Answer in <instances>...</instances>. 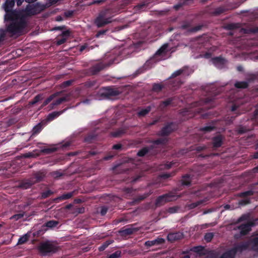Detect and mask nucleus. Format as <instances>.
Instances as JSON below:
<instances>
[{"instance_id":"25","label":"nucleus","mask_w":258,"mask_h":258,"mask_svg":"<svg viewBox=\"0 0 258 258\" xmlns=\"http://www.w3.org/2000/svg\"><path fill=\"white\" fill-rule=\"evenodd\" d=\"M247 86V83L245 82H238L235 84V86L239 88H246Z\"/></svg>"},{"instance_id":"43","label":"nucleus","mask_w":258,"mask_h":258,"mask_svg":"<svg viewBox=\"0 0 258 258\" xmlns=\"http://www.w3.org/2000/svg\"><path fill=\"white\" fill-rule=\"evenodd\" d=\"M23 215H16L13 216L12 218H14L15 219L18 220L19 219V218L22 217Z\"/></svg>"},{"instance_id":"42","label":"nucleus","mask_w":258,"mask_h":258,"mask_svg":"<svg viewBox=\"0 0 258 258\" xmlns=\"http://www.w3.org/2000/svg\"><path fill=\"white\" fill-rule=\"evenodd\" d=\"M212 128H213V127H212V126H205L203 128H202V130L203 131H211V130H212Z\"/></svg>"},{"instance_id":"8","label":"nucleus","mask_w":258,"mask_h":258,"mask_svg":"<svg viewBox=\"0 0 258 258\" xmlns=\"http://www.w3.org/2000/svg\"><path fill=\"white\" fill-rule=\"evenodd\" d=\"M212 62L218 68H222L224 67L226 60L224 59L217 57L211 59Z\"/></svg>"},{"instance_id":"5","label":"nucleus","mask_w":258,"mask_h":258,"mask_svg":"<svg viewBox=\"0 0 258 258\" xmlns=\"http://www.w3.org/2000/svg\"><path fill=\"white\" fill-rule=\"evenodd\" d=\"M177 198V197L172 194L164 195L157 199L155 204L156 206H160L167 202V201L175 200Z\"/></svg>"},{"instance_id":"64","label":"nucleus","mask_w":258,"mask_h":258,"mask_svg":"<svg viewBox=\"0 0 258 258\" xmlns=\"http://www.w3.org/2000/svg\"><path fill=\"white\" fill-rule=\"evenodd\" d=\"M241 69H242L241 67H238V70L241 71Z\"/></svg>"},{"instance_id":"22","label":"nucleus","mask_w":258,"mask_h":258,"mask_svg":"<svg viewBox=\"0 0 258 258\" xmlns=\"http://www.w3.org/2000/svg\"><path fill=\"white\" fill-rule=\"evenodd\" d=\"M58 224V222L56 221H49L47 222L45 225L49 228L55 227Z\"/></svg>"},{"instance_id":"16","label":"nucleus","mask_w":258,"mask_h":258,"mask_svg":"<svg viewBox=\"0 0 258 258\" xmlns=\"http://www.w3.org/2000/svg\"><path fill=\"white\" fill-rule=\"evenodd\" d=\"M168 47V45L164 44L162 47L160 48L155 53V55L157 56V55H162V54L165 53L167 51V47Z\"/></svg>"},{"instance_id":"50","label":"nucleus","mask_w":258,"mask_h":258,"mask_svg":"<svg viewBox=\"0 0 258 258\" xmlns=\"http://www.w3.org/2000/svg\"><path fill=\"white\" fill-rule=\"evenodd\" d=\"M71 83V81H67L64 83V84H65L66 86H69Z\"/></svg>"},{"instance_id":"40","label":"nucleus","mask_w":258,"mask_h":258,"mask_svg":"<svg viewBox=\"0 0 258 258\" xmlns=\"http://www.w3.org/2000/svg\"><path fill=\"white\" fill-rule=\"evenodd\" d=\"M51 150L50 149V148H45V149H41V152H45V153H49L51 152Z\"/></svg>"},{"instance_id":"11","label":"nucleus","mask_w":258,"mask_h":258,"mask_svg":"<svg viewBox=\"0 0 258 258\" xmlns=\"http://www.w3.org/2000/svg\"><path fill=\"white\" fill-rule=\"evenodd\" d=\"M70 32L69 30H66V31H63L61 33V38L59 39H58L56 43L57 45H61V44L64 43L66 41L67 38H68L69 36L70 35Z\"/></svg>"},{"instance_id":"29","label":"nucleus","mask_w":258,"mask_h":258,"mask_svg":"<svg viewBox=\"0 0 258 258\" xmlns=\"http://www.w3.org/2000/svg\"><path fill=\"white\" fill-rule=\"evenodd\" d=\"M163 88V86L160 84H155L153 85V89L154 91H160Z\"/></svg>"},{"instance_id":"62","label":"nucleus","mask_w":258,"mask_h":258,"mask_svg":"<svg viewBox=\"0 0 258 258\" xmlns=\"http://www.w3.org/2000/svg\"><path fill=\"white\" fill-rule=\"evenodd\" d=\"M102 68H103V67H99V68L97 69V71H99V70H101V69H102Z\"/></svg>"},{"instance_id":"1","label":"nucleus","mask_w":258,"mask_h":258,"mask_svg":"<svg viewBox=\"0 0 258 258\" xmlns=\"http://www.w3.org/2000/svg\"><path fill=\"white\" fill-rule=\"evenodd\" d=\"M27 24L26 18L24 16H19L15 20H13L8 27L7 30L13 35H20L22 33L24 28Z\"/></svg>"},{"instance_id":"48","label":"nucleus","mask_w":258,"mask_h":258,"mask_svg":"<svg viewBox=\"0 0 258 258\" xmlns=\"http://www.w3.org/2000/svg\"><path fill=\"white\" fill-rule=\"evenodd\" d=\"M160 176L161 177H163V178H167V177H170V174H167V173H166L165 174H162Z\"/></svg>"},{"instance_id":"13","label":"nucleus","mask_w":258,"mask_h":258,"mask_svg":"<svg viewBox=\"0 0 258 258\" xmlns=\"http://www.w3.org/2000/svg\"><path fill=\"white\" fill-rule=\"evenodd\" d=\"M64 109L63 111H53V112L50 113L49 115H48L47 119L48 121L52 120V119L55 118V117L59 116V115L62 114V113L65 111Z\"/></svg>"},{"instance_id":"4","label":"nucleus","mask_w":258,"mask_h":258,"mask_svg":"<svg viewBox=\"0 0 258 258\" xmlns=\"http://www.w3.org/2000/svg\"><path fill=\"white\" fill-rule=\"evenodd\" d=\"M112 22V18L106 16L105 14H100L95 21V24L98 27H102Z\"/></svg>"},{"instance_id":"59","label":"nucleus","mask_w":258,"mask_h":258,"mask_svg":"<svg viewBox=\"0 0 258 258\" xmlns=\"http://www.w3.org/2000/svg\"><path fill=\"white\" fill-rule=\"evenodd\" d=\"M62 20V18L61 17H60V16H57V17L56 18V20L57 21H60Z\"/></svg>"},{"instance_id":"9","label":"nucleus","mask_w":258,"mask_h":258,"mask_svg":"<svg viewBox=\"0 0 258 258\" xmlns=\"http://www.w3.org/2000/svg\"><path fill=\"white\" fill-rule=\"evenodd\" d=\"M183 236L182 233L181 232L171 233L168 235L167 238L169 241H174L182 238Z\"/></svg>"},{"instance_id":"28","label":"nucleus","mask_w":258,"mask_h":258,"mask_svg":"<svg viewBox=\"0 0 258 258\" xmlns=\"http://www.w3.org/2000/svg\"><path fill=\"white\" fill-rule=\"evenodd\" d=\"M214 234L213 233H208L206 235H205V239H206L207 241H211Z\"/></svg>"},{"instance_id":"58","label":"nucleus","mask_w":258,"mask_h":258,"mask_svg":"<svg viewBox=\"0 0 258 258\" xmlns=\"http://www.w3.org/2000/svg\"><path fill=\"white\" fill-rule=\"evenodd\" d=\"M236 105H234L233 107H232V111H234V110H235L236 109Z\"/></svg>"},{"instance_id":"47","label":"nucleus","mask_w":258,"mask_h":258,"mask_svg":"<svg viewBox=\"0 0 258 258\" xmlns=\"http://www.w3.org/2000/svg\"><path fill=\"white\" fill-rule=\"evenodd\" d=\"M249 202V201L248 200H242V201H241V202H240V203L241 204H246V203H247Z\"/></svg>"},{"instance_id":"21","label":"nucleus","mask_w":258,"mask_h":258,"mask_svg":"<svg viewBox=\"0 0 258 258\" xmlns=\"http://www.w3.org/2000/svg\"><path fill=\"white\" fill-rule=\"evenodd\" d=\"M42 128V125L41 123H39L35 126H34L33 128L32 132L33 134H37V133H39L40 132Z\"/></svg>"},{"instance_id":"44","label":"nucleus","mask_w":258,"mask_h":258,"mask_svg":"<svg viewBox=\"0 0 258 258\" xmlns=\"http://www.w3.org/2000/svg\"><path fill=\"white\" fill-rule=\"evenodd\" d=\"M171 102L170 99L166 100V101H163L162 102V104H164L165 106L168 105L169 104H170Z\"/></svg>"},{"instance_id":"53","label":"nucleus","mask_w":258,"mask_h":258,"mask_svg":"<svg viewBox=\"0 0 258 258\" xmlns=\"http://www.w3.org/2000/svg\"><path fill=\"white\" fill-rule=\"evenodd\" d=\"M27 3H34V2L36 1V0H25Z\"/></svg>"},{"instance_id":"51","label":"nucleus","mask_w":258,"mask_h":258,"mask_svg":"<svg viewBox=\"0 0 258 258\" xmlns=\"http://www.w3.org/2000/svg\"><path fill=\"white\" fill-rule=\"evenodd\" d=\"M86 46L85 45H82V46L80 48V51H82L83 50L85 49L86 48Z\"/></svg>"},{"instance_id":"17","label":"nucleus","mask_w":258,"mask_h":258,"mask_svg":"<svg viewBox=\"0 0 258 258\" xmlns=\"http://www.w3.org/2000/svg\"><path fill=\"white\" fill-rule=\"evenodd\" d=\"M136 228H134V227H128L125 229H123V230L120 231V233H121L123 235H130V234L134 233V231H137Z\"/></svg>"},{"instance_id":"30","label":"nucleus","mask_w":258,"mask_h":258,"mask_svg":"<svg viewBox=\"0 0 258 258\" xmlns=\"http://www.w3.org/2000/svg\"><path fill=\"white\" fill-rule=\"evenodd\" d=\"M121 255V252L120 251H116V252L111 254L109 256V258H118Z\"/></svg>"},{"instance_id":"46","label":"nucleus","mask_w":258,"mask_h":258,"mask_svg":"<svg viewBox=\"0 0 258 258\" xmlns=\"http://www.w3.org/2000/svg\"><path fill=\"white\" fill-rule=\"evenodd\" d=\"M113 148L116 150H118V149L121 148V145H120V144H115L113 146Z\"/></svg>"},{"instance_id":"61","label":"nucleus","mask_w":258,"mask_h":258,"mask_svg":"<svg viewBox=\"0 0 258 258\" xmlns=\"http://www.w3.org/2000/svg\"><path fill=\"white\" fill-rule=\"evenodd\" d=\"M102 0H101V1H94V2H93V3H101V2H102Z\"/></svg>"},{"instance_id":"27","label":"nucleus","mask_w":258,"mask_h":258,"mask_svg":"<svg viewBox=\"0 0 258 258\" xmlns=\"http://www.w3.org/2000/svg\"><path fill=\"white\" fill-rule=\"evenodd\" d=\"M178 208L177 206H174L173 207H170L168 208L167 211L170 214L175 213L178 210Z\"/></svg>"},{"instance_id":"56","label":"nucleus","mask_w":258,"mask_h":258,"mask_svg":"<svg viewBox=\"0 0 258 258\" xmlns=\"http://www.w3.org/2000/svg\"><path fill=\"white\" fill-rule=\"evenodd\" d=\"M253 158H258V152H257L253 155Z\"/></svg>"},{"instance_id":"19","label":"nucleus","mask_w":258,"mask_h":258,"mask_svg":"<svg viewBox=\"0 0 258 258\" xmlns=\"http://www.w3.org/2000/svg\"><path fill=\"white\" fill-rule=\"evenodd\" d=\"M222 138L221 136H217L214 138L213 144L215 147H220L222 144Z\"/></svg>"},{"instance_id":"39","label":"nucleus","mask_w":258,"mask_h":258,"mask_svg":"<svg viewBox=\"0 0 258 258\" xmlns=\"http://www.w3.org/2000/svg\"><path fill=\"white\" fill-rule=\"evenodd\" d=\"M107 209L106 208H103L101 210V214L102 215H105L107 212Z\"/></svg>"},{"instance_id":"52","label":"nucleus","mask_w":258,"mask_h":258,"mask_svg":"<svg viewBox=\"0 0 258 258\" xmlns=\"http://www.w3.org/2000/svg\"><path fill=\"white\" fill-rule=\"evenodd\" d=\"M121 134H120V133H114L113 134V136H114V137H117L118 136V135H120Z\"/></svg>"},{"instance_id":"54","label":"nucleus","mask_w":258,"mask_h":258,"mask_svg":"<svg viewBox=\"0 0 258 258\" xmlns=\"http://www.w3.org/2000/svg\"><path fill=\"white\" fill-rule=\"evenodd\" d=\"M33 156L32 154L29 153V154H27L25 156L26 157H30V156Z\"/></svg>"},{"instance_id":"26","label":"nucleus","mask_w":258,"mask_h":258,"mask_svg":"<svg viewBox=\"0 0 258 258\" xmlns=\"http://www.w3.org/2000/svg\"><path fill=\"white\" fill-rule=\"evenodd\" d=\"M190 182V178L189 175L184 176L182 179V183L183 185H188Z\"/></svg>"},{"instance_id":"36","label":"nucleus","mask_w":258,"mask_h":258,"mask_svg":"<svg viewBox=\"0 0 258 258\" xmlns=\"http://www.w3.org/2000/svg\"><path fill=\"white\" fill-rule=\"evenodd\" d=\"M242 196H246V195H252V192L251 190H248V191L242 192L241 194Z\"/></svg>"},{"instance_id":"3","label":"nucleus","mask_w":258,"mask_h":258,"mask_svg":"<svg viewBox=\"0 0 258 258\" xmlns=\"http://www.w3.org/2000/svg\"><path fill=\"white\" fill-rule=\"evenodd\" d=\"M56 250V246L50 242L41 243L39 246V250L43 254H46L49 252H54Z\"/></svg>"},{"instance_id":"15","label":"nucleus","mask_w":258,"mask_h":258,"mask_svg":"<svg viewBox=\"0 0 258 258\" xmlns=\"http://www.w3.org/2000/svg\"><path fill=\"white\" fill-rule=\"evenodd\" d=\"M15 0H6L5 3V10L10 11L15 5Z\"/></svg>"},{"instance_id":"10","label":"nucleus","mask_w":258,"mask_h":258,"mask_svg":"<svg viewBox=\"0 0 258 258\" xmlns=\"http://www.w3.org/2000/svg\"><path fill=\"white\" fill-rule=\"evenodd\" d=\"M164 239L161 238H158L155 239V240H153L146 241V242L145 243V245H146L147 246L150 247L154 245L161 244V243H164Z\"/></svg>"},{"instance_id":"6","label":"nucleus","mask_w":258,"mask_h":258,"mask_svg":"<svg viewBox=\"0 0 258 258\" xmlns=\"http://www.w3.org/2000/svg\"><path fill=\"white\" fill-rule=\"evenodd\" d=\"M42 6L39 3L36 4L29 5L27 6L26 11L28 14L34 15L39 13L42 9Z\"/></svg>"},{"instance_id":"38","label":"nucleus","mask_w":258,"mask_h":258,"mask_svg":"<svg viewBox=\"0 0 258 258\" xmlns=\"http://www.w3.org/2000/svg\"><path fill=\"white\" fill-rule=\"evenodd\" d=\"M165 142V140H158L155 142V143L156 144H164Z\"/></svg>"},{"instance_id":"20","label":"nucleus","mask_w":258,"mask_h":258,"mask_svg":"<svg viewBox=\"0 0 258 258\" xmlns=\"http://www.w3.org/2000/svg\"><path fill=\"white\" fill-rule=\"evenodd\" d=\"M172 124H169L168 126H165L161 130V134L163 135H166L168 134V133H170L172 131V128H171V125Z\"/></svg>"},{"instance_id":"24","label":"nucleus","mask_w":258,"mask_h":258,"mask_svg":"<svg viewBox=\"0 0 258 258\" xmlns=\"http://www.w3.org/2000/svg\"><path fill=\"white\" fill-rule=\"evenodd\" d=\"M59 93H54L53 95L50 96L48 98H47V99H46L44 103H43V106L46 105L48 103H49V102H51L52 100L54 99L55 97H56V96L58 95Z\"/></svg>"},{"instance_id":"60","label":"nucleus","mask_w":258,"mask_h":258,"mask_svg":"<svg viewBox=\"0 0 258 258\" xmlns=\"http://www.w3.org/2000/svg\"><path fill=\"white\" fill-rule=\"evenodd\" d=\"M89 101V100L86 99V100H85V101H83V103H88Z\"/></svg>"},{"instance_id":"18","label":"nucleus","mask_w":258,"mask_h":258,"mask_svg":"<svg viewBox=\"0 0 258 258\" xmlns=\"http://www.w3.org/2000/svg\"><path fill=\"white\" fill-rule=\"evenodd\" d=\"M151 111V107L148 106L145 108L141 109L138 112V115L139 116H144V115L147 114Z\"/></svg>"},{"instance_id":"63","label":"nucleus","mask_w":258,"mask_h":258,"mask_svg":"<svg viewBox=\"0 0 258 258\" xmlns=\"http://www.w3.org/2000/svg\"><path fill=\"white\" fill-rule=\"evenodd\" d=\"M229 208H230V206H229V205L225 206V208H226V209H229Z\"/></svg>"},{"instance_id":"49","label":"nucleus","mask_w":258,"mask_h":258,"mask_svg":"<svg viewBox=\"0 0 258 258\" xmlns=\"http://www.w3.org/2000/svg\"><path fill=\"white\" fill-rule=\"evenodd\" d=\"M18 5H21L22 4L23 0H16Z\"/></svg>"},{"instance_id":"55","label":"nucleus","mask_w":258,"mask_h":258,"mask_svg":"<svg viewBox=\"0 0 258 258\" xmlns=\"http://www.w3.org/2000/svg\"><path fill=\"white\" fill-rule=\"evenodd\" d=\"M49 192H47V194H43L42 195V197H46L48 196Z\"/></svg>"},{"instance_id":"34","label":"nucleus","mask_w":258,"mask_h":258,"mask_svg":"<svg viewBox=\"0 0 258 258\" xmlns=\"http://www.w3.org/2000/svg\"><path fill=\"white\" fill-rule=\"evenodd\" d=\"M183 70H177L176 71V72H174L173 73V74H172V77H176V76H177V75H179L181 74V73H182L183 72Z\"/></svg>"},{"instance_id":"57","label":"nucleus","mask_w":258,"mask_h":258,"mask_svg":"<svg viewBox=\"0 0 258 258\" xmlns=\"http://www.w3.org/2000/svg\"><path fill=\"white\" fill-rule=\"evenodd\" d=\"M182 258H190V256L188 255V254H186L185 255L182 256Z\"/></svg>"},{"instance_id":"7","label":"nucleus","mask_w":258,"mask_h":258,"mask_svg":"<svg viewBox=\"0 0 258 258\" xmlns=\"http://www.w3.org/2000/svg\"><path fill=\"white\" fill-rule=\"evenodd\" d=\"M118 93V91H114V90L111 89V88H107L105 89L103 92L100 93L102 96L99 98V99H103V98H106L108 95H117Z\"/></svg>"},{"instance_id":"12","label":"nucleus","mask_w":258,"mask_h":258,"mask_svg":"<svg viewBox=\"0 0 258 258\" xmlns=\"http://www.w3.org/2000/svg\"><path fill=\"white\" fill-rule=\"evenodd\" d=\"M208 258H223V252L221 250L213 251L208 256Z\"/></svg>"},{"instance_id":"31","label":"nucleus","mask_w":258,"mask_h":258,"mask_svg":"<svg viewBox=\"0 0 258 258\" xmlns=\"http://www.w3.org/2000/svg\"><path fill=\"white\" fill-rule=\"evenodd\" d=\"M148 152V150L147 148H143L138 152V155L139 156H143L145 155Z\"/></svg>"},{"instance_id":"2","label":"nucleus","mask_w":258,"mask_h":258,"mask_svg":"<svg viewBox=\"0 0 258 258\" xmlns=\"http://www.w3.org/2000/svg\"><path fill=\"white\" fill-rule=\"evenodd\" d=\"M254 223L250 221H247L244 223L241 224V225L238 226L236 228L234 229L239 232L238 233L235 234V238H239L240 236L244 235L245 234L248 233L251 229V227L253 225Z\"/></svg>"},{"instance_id":"45","label":"nucleus","mask_w":258,"mask_h":258,"mask_svg":"<svg viewBox=\"0 0 258 258\" xmlns=\"http://www.w3.org/2000/svg\"><path fill=\"white\" fill-rule=\"evenodd\" d=\"M247 218H248V216L247 215L242 216V217L240 218L239 221H241V220L247 219Z\"/></svg>"},{"instance_id":"23","label":"nucleus","mask_w":258,"mask_h":258,"mask_svg":"<svg viewBox=\"0 0 258 258\" xmlns=\"http://www.w3.org/2000/svg\"><path fill=\"white\" fill-rule=\"evenodd\" d=\"M28 238L29 235H28V234L23 235L19 238L18 243H19V244H22V243L26 242V241L28 240Z\"/></svg>"},{"instance_id":"33","label":"nucleus","mask_w":258,"mask_h":258,"mask_svg":"<svg viewBox=\"0 0 258 258\" xmlns=\"http://www.w3.org/2000/svg\"><path fill=\"white\" fill-rule=\"evenodd\" d=\"M42 95H37L35 97H34L33 100L31 102L32 104L36 103L38 101H39L40 100L42 99Z\"/></svg>"},{"instance_id":"32","label":"nucleus","mask_w":258,"mask_h":258,"mask_svg":"<svg viewBox=\"0 0 258 258\" xmlns=\"http://www.w3.org/2000/svg\"><path fill=\"white\" fill-rule=\"evenodd\" d=\"M72 192H69V194H63L61 196L59 197V199H67L71 198V197H72Z\"/></svg>"},{"instance_id":"37","label":"nucleus","mask_w":258,"mask_h":258,"mask_svg":"<svg viewBox=\"0 0 258 258\" xmlns=\"http://www.w3.org/2000/svg\"><path fill=\"white\" fill-rule=\"evenodd\" d=\"M109 244V243H106L105 244L102 245L99 247L100 250H104V249Z\"/></svg>"},{"instance_id":"14","label":"nucleus","mask_w":258,"mask_h":258,"mask_svg":"<svg viewBox=\"0 0 258 258\" xmlns=\"http://www.w3.org/2000/svg\"><path fill=\"white\" fill-rule=\"evenodd\" d=\"M68 97L66 96V97H63L56 100V101L51 103L50 105H51L52 108H53L54 106L58 105V104L62 103L63 102L68 101Z\"/></svg>"},{"instance_id":"41","label":"nucleus","mask_w":258,"mask_h":258,"mask_svg":"<svg viewBox=\"0 0 258 258\" xmlns=\"http://www.w3.org/2000/svg\"><path fill=\"white\" fill-rule=\"evenodd\" d=\"M105 30H102V31H99L97 34H96V37H99V36L101 35V34H105Z\"/></svg>"},{"instance_id":"35","label":"nucleus","mask_w":258,"mask_h":258,"mask_svg":"<svg viewBox=\"0 0 258 258\" xmlns=\"http://www.w3.org/2000/svg\"><path fill=\"white\" fill-rule=\"evenodd\" d=\"M203 203V201H199L198 202L194 203V204H192L191 205V208H195V207H197L198 206H199V205L201 204V203Z\"/></svg>"}]
</instances>
